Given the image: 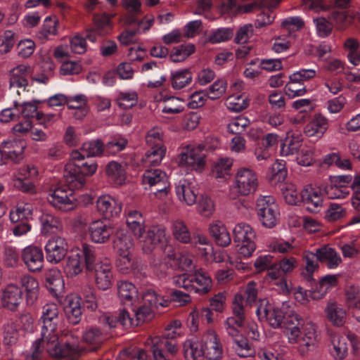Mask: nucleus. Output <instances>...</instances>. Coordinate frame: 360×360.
Returning <instances> with one entry per match:
<instances>
[{"label":"nucleus","mask_w":360,"mask_h":360,"mask_svg":"<svg viewBox=\"0 0 360 360\" xmlns=\"http://www.w3.org/2000/svg\"><path fill=\"white\" fill-rule=\"evenodd\" d=\"M146 141L150 148H165L162 143V131L158 127H154L148 131Z\"/></svg>","instance_id":"64"},{"label":"nucleus","mask_w":360,"mask_h":360,"mask_svg":"<svg viewBox=\"0 0 360 360\" xmlns=\"http://www.w3.org/2000/svg\"><path fill=\"white\" fill-rule=\"evenodd\" d=\"M143 183L150 186H158L155 195L160 199L165 198L169 191V183L165 172L159 169H148L143 175Z\"/></svg>","instance_id":"14"},{"label":"nucleus","mask_w":360,"mask_h":360,"mask_svg":"<svg viewBox=\"0 0 360 360\" xmlns=\"http://www.w3.org/2000/svg\"><path fill=\"white\" fill-rule=\"evenodd\" d=\"M13 107H9L1 110L0 112V122L7 123L18 118L20 115L18 105L20 104V98L19 99H13Z\"/></svg>","instance_id":"61"},{"label":"nucleus","mask_w":360,"mask_h":360,"mask_svg":"<svg viewBox=\"0 0 360 360\" xmlns=\"http://www.w3.org/2000/svg\"><path fill=\"white\" fill-rule=\"evenodd\" d=\"M233 235L238 253L245 258L251 257L256 250L255 229L247 223L240 222L234 226Z\"/></svg>","instance_id":"8"},{"label":"nucleus","mask_w":360,"mask_h":360,"mask_svg":"<svg viewBox=\"0 0 360 360\" xmlns=\"http://www.w3.org/2000/svg\"><path fill=\"white\" fill-rule=\"evenodd\" d=\"M338 278L335 275H326L321 278L312 295L313 300L322 298L333 287L337 285Z\"/></svg>","instance_id":"46"},{"label":"nucleus","mask_w":360,"mask_h":360,"mask_svg":"<svg viewBox=\"0 0 360 360\" xmlns=\"http://www.w3.org/2000/svg\"><path fill=\"white\" fill-rule=\"evenodd\" d=\"M233 339V348L238 356L245 358L255 354V350L247 338L240 335L239 338Z\"/></svg>","instance_id":"48"},{"label":"nucleus","mask_w":360,"mask_h":360,"mask_svg":"<svg viewBox=\"0 0 360 360\" xmlns=\"http://www.w3.org/2000/svg\"><path fill=\"white\" fill-rule=\"evenodd\" d=\"M197 210L202 217L210 218L214 212L213 200L209 196H201L198 202Z\"/></svg>","instance_id":"59"},{"label":"nucleus","mask_w":360,"mask_h":360,"mask_svg":"<svg viewBox=\"0 0 360 360\" xmlns=\"http://www.w3.org/2000/svg\"><path fill=\"white\" fill-rule=\"evenodd\" d=\"M60 319V310L57 304L50 302L44 305L39 319L41 323V335L52 357L74 358L80 353L82 348L77 340L68 342L64 345L60 343L57 328Z\"/></svg>","instance_id":"1"},{"label":"nucleus","mask_w":360,"mask_h":360,"mask_svg":"<svg viewBox=\"0 0 360 360\" xmlns=\"http://www.w3.org/2000/svg\"><path fill=\"white\" fill-rule=\"evenodd\" d=\"M192 73L187 69L172 72L171 84L174 89H181L192 82Z\"/></svg>","instance_id":"47"},{"label":"nucleus","mask_w":360,"mask_h":360,"mask_svg":"<svg viewBox=\"0 0 360 360\" xmlns=\"http://www.w3.org/2000/svg\"><path fill=\"white\" fill-rule=\"evenodd\" d=\"M227 83L226 80L220 79L215 81L206 91L211 100H216L221 97L226 92Z\"/></svg>","instance_id":"62"},{"label":"nucleus","mask_w":360,"mask_h":360,"mask_svg":"<svg viewBox=\"0 0 360 360\" xmlns=\"http://www.w3.org/2000/svg\"><path fill=\"white\" fill-rule=\"evenodd\" d=\"M44 250L47 262L58 264L65 257L68 250V245L65 238L55 236L46 242Z\"/></svg>","instance_id":"17"},{"label":"nucleus","mask_w":360,"mask_h":360,"mask_svg":"<svg viewBox=\"0 0 360 360\" xmlns=\"http://www.w3.org/2000/svg\"><path fill=\"white\" fill-rule=\"evenodd\" d=\"M168 301L158 296L153 290H147L140 300V304L134 307L135 325L150 321L154 316V309L167 306Z\"/></svg>","instance_id":"9"},{"label":"nucleus","mask_w":360,"mask_h":360,"mask_svg":"<svg viewBox=\"0 0 360 360\" xmlns=\"http://www.w3.org/2000/svg\"><path fill=\"white\" fill-rule=\"evenodd\" d=\"M179 165L201 172L205 166V155L200 146H188L179 155Z\"/></svg>","instance_id":"16"},{"label":"nucleus","mask_w":360,"mask_h":360,"mask_svg":"<svg viewBox=\"0 0 360 360\" xmlns=\"http://www.w3.org/2000/svg\"><path fill=\"white\" fill-rule=\"evenodd\" d=\"M114 231L112 226L103 220H94L88 227V233L91 240L94 243L103 244L108 242Z\"/></svg>","instance_id":"19"},{"label":"nucleus","mask_w":360,"mask_h":360,"mask_svg":"<svg viewBox=\"0 0 360 360\" xmlns=\"http://www.w3.org/2000/svg\"><path fill=\"white\" fill-rule=\"evenodd\" d=\"M96 259V250L91 245L84 243L81 248L72 250L68 257L64 271L69 277L79 274L84 266L86 270L93 269V264Z\"/></svg>","instance_id":"4"},{"label":"nucleus","mask_w":360,"mask_h":360,"mask_svg":"<svg viewBox=\"0 0 360 360\" xmlns=\"http://www.w3.org/2000/svg\"><path fill=\"white\" fill-rule=\"evenodd\" d=\"M244 322L240 318H234L233 316L228 317L224 323V328L227 334L232 338H239V328L243 327Z\"/></svg>","instance_id":"60"},{"label":"nucleus","mask_w":360,"mask_h":360,"mask_svg":"<svg viewBox=\"0 0 360 360\" xmlns=\"http://www.w3.org/2000/svg\"><path fill=\"white\" fill-rule=\"evenodd\" d=\"M287 176V171L283 160H276L271 166L269 178L274 183L283 181Z\"/></svg>","instance_id":"55"},{"label":"nucleus","mask_w":360,"mask_h":360,"mask_svg":"<svg viewBox=\"0 0 360 360\" xmlns=\"http://www.w3.org/2000/svg\"><path fill=\"white\" fill-rule=\"evenodd\" d=\"M117 295L123 304L136 307L140 304L136 287L131 282L120 281L117 283Z\"/></svg>","instance_id":"24"},{"label":"nucleus","mask_w":360,"mask_h":360,"mask_svg":"<svg viewBox=\"0 0 360 360\" xmlns=\"http://www.w3.org/2000/svg\"><path fill=\"white\" fill-rule=\"evenodd\" d=\"M20 283L25 290L27 303L28 304H33L38 299V281L31 276L24 275L20 278Z\"/></svg>","instance_id":"37"},{"label":"nucleus","mask_w":360,"mask_h":360,"mask_svg":"<svg viewBox=\"0 0 360 360\" xmlns=\"http://www.w3.org/2000/svg\"><path fill=\"white\" fill-rule=\"evenodd\" d=\"M39 221L43 234L56 233L63 229V224L59 219L51 214L43 213L40 217Z\"/></svg>","instance_id":"42"},{"label":"nucleus","mask_w":360,"mask_h":360,"mask_svg":"<svg viewBox=\"0 0 360 360\" xmlns=\"http://www.w3.org/2000/svg\"><path fill=\"white\" fill-rule=\"evenodd\" d=\"M303 260L305 263L304 271L302 272V276L308 281L313 279L312 274L319 268V259L316 250L315 252L305 250L303 252Z\"/></svg>","instance_id":"44"},{"label":"nucleus","mask_w":360,"mask_h":360,"mask_svg":"<svg viewBox=\"0 0 360 360\" xmlns=\"http://www.w3.org/2000/svg\"><path fill=\"white\" fill-rule=\"evenodd\" d=\"M166 152L165 148H150L143 158L145 167L156 166L160 164Z\"/></svg>","instance_id":"49"},{"label":"nucleus","mask_w":360,"mask_h":360,"mask_svg":"<svg viewBox=\"0 0 360 360\" xmlns=\"http://www.w3.org/2000/svg\"><path fill=\"white\" fill-rule=\"evenodd\" d=\"M122 5L127 11L123 17L124 24L131 25L138 22V16L141 14V4L139 0H122Z\"/></svg>","instance_id":"40"},{"label":"nucleus","mask_w":360,"mask_h":360,"mask_svg":"<svg viewBox=\"0 0 360 360\" xmlns=\"http://www.w3.org/2000/svg\"><path fill=\"white\" fill-rule=\"evenodd\" d=\"M302 332L300 327L292 326L286 327L285 335L290 344H297L298 352L304 356L314 349L317 342L316 325L311 321L304 324Z\"/></svg>","instance_id":"5"},{"label":"nucleus","mask_w":360,"mask_h":360,"mask_svg":"<svg viewBox=\"0 0 360 360\" xmlns=\"http://www.w3.org/2000/svg\"><path fill=\"white\" fill-rule=\"evenodd\" d=\"M200 342L207 360H222L224 354V346L215 330H206L202 335Z\"/></svg>","instance_id":"11"},{"label":"nucleus","mask_w":360,"mask_h":360,"mask_svg":"<svg viewBox=\"0 0 360 360\" xmlns=\"http://www.w3.org/2000/svg\"><path fill=\"white\" fill-rule=\"evenodd\" d=\"M259 179L257 173L248 167H240L236 172L233 188L229 197L236 199L239 196L254 194L258 189Z\"/></svg>","instance_id":"7"},{"label":"nucleus","mask_w":360,"mask_h":360,"mask_svg":"<svg viewBox=\"0 0 360 360\" xmlns=\"http://www.w3.org/2000/svg\"><path fill=\"white\" fill-rule=\"evenodd\" d=\"M99 322L103 325L104 328H110L117 327L118 323L125 328L135 325L134 320L129 317V313L124 310L121 311L117 317L104 315L100 318Z\"/></svg>","instance_id":"38"},{"label":"nucleus","mask_w":360,"mask_h":360,"mask_svg":"<svg viewBox=\"0 0 360 360\" xmlns=\"http://www.w3.org/2000/svg\"><path fill=\"white\" fill-rule=\"evenodd\" d=\"M32 73V68L26 64H20L12 68L9 72V90L20 96L25 93L28 86V77Z\"/></svg>","instance_id":"13"},{"label":"nucleus","mask_w":360,"mask_h":360,"mask_svg":"<svg viewBox=\"0 0 360 360\" xmlns=\"http://www.w3.org/2000/svg\"><path fill=\"white\" fill-rule=\"evenodd\" d=\"M172 231L174 238L181 243H188L191 240V233L186 224L181 220L173 221Z\"/></svg>","instance_id":"52"},{"label":"nucleus","mask_w":360,"mask_h":360,"mask_svg":"<svg viewBox=\"0 0 360 360\" xmlns=\"http://www.w3.org/2000/svg\"><path fill=\"white\" fill-rule=\"evenodd\" d=\"M138 94L135 91H126L120 92L117 97V102L120 107L129 108L136 104Z\"/></svg>","instance_id":"63"},{"label":"nucleus","mask_w":360,"mask_h":360,"mask_svg":"<svg viewBox=\"0 0 360 360\" xmlns=\"http://www.w3.org/2000/svg\"><path fill=\"white\" fill-rule=\"evenodd\" d=\"M266 277L271 285L277 287V290L280 292L287 294L290 292V284L276 263H274L269 268Z\"/></svg>","instance_id":"31"},{"label":"nucleus","mask_w":360,"mask_h":360,"mask_svg":"<svg viewBox=\"0 0 360 360\" xmlns=\"http://www.w3.org/2000/svg\"><path fill=\"white\" fill-rule=\"evenodd\" d=\"M146 344L150 347L154 358V351L159 350L162 355H165L163 348H165L169 354L174 356L179 351V346L176 341L171 339H166L158 336L150 338Z\"/></svg>","instance_id":"30"},{"label":"nucleus","mask_w":360,"mask_h":360,"mask_svg":"<svg viewBox=\"0 0 360 360\" xmlns=\"http://www.w3.org/2000/svg\"><path fill=\"white\" fill-rule=\"evenodd\" d=\"M84 155L78 150H73L70 154V162L77 167L78 172L86 179L94 175L97 171L98 165L94 160H85Z\"/></svg>","instance_id":"29"},{"label":"nucleus","mask_w":360,"mask_h":360,"mask_svg":"<svg viewBox=\"0 0 360 360\" xmlns=\"http://www.w3.org/2000/svg\"><path fill=\"white\" fill-rule=\"evenodd\" d=\"M77 169V167L73 165V162H70L65 167L64 181L68 187V191L72 193L73 191L82 189L86 183V179Z\"/></svg>","instance_id":"26"},{"label":"nucleus","mask_w":360,"mask_h":360,"mask_svg":"<svg viewBox=\"0 0 360 360\" xmlns=\"http://www.w3.org/2000/svg\"><path fill=\"white\" fill-rule=\"evenodd\" d=\"M104 150L103 143L96 139L84 143L79 151L84 154V157H93L101 155Z\"/></svg>","instance_id":"53"},{"label":"nucleus","mask_w":360,"mask_h":360,"mask_svg":"<svg viewBox=\"0 0 360 360\" xmlns=\"http://www.w3.org/2000/svg\"><path fill=\"white\" fill-rule=\"evenodd\" d=\"M257 315L261 320H265L274 328L281 326L285 315L279 306L268 300L260 301L256 310Z\"/></svg>","instance_id":"12"},{"label":"nucleus","mask_w":360,"mask_h":360,"mask_svg":"<svg viewBox=\"0 0 360 360\" xmlns=\"http://www.w3.org/2000/svg\"><path fill=\"white\" fill-rule=\"evenodd\" d=\"M48 201L56 209L63 212L70 211L76 207L72 193L63 188H57L51 191L48 196Z\"/></svg>","instance_id":"18"},{"label":"nucleus","mask_w":360,"mask_h":360,"mask_svg":"<svg viewBox=\"0 0 360 360\" xmlns=\"http://www.w3.org/2000/svg\"><path fill=\"white\" fill-rule=\"evenodd\" d=\"M284 90L290 98L302 96L307 93L305 85L300 81H293L292 75L290 76V81L285 86Z\"/></svg>","instance_id":"57"},{"label":"nucleus","mask_w":360,"mask_h":360,"mask_svg":"<svg viewBox=\"0 0 360 360\" xmlns=\"http://www.w3.org/2000/svg\"><path fill=\"white\" fill-rule=\"evenodd\" d=\"M328 320L334 326H342L347 319V311L336 302H329L325 309Z\"/></svg>","instance_id":"34"},{"label":"nucleus","mask_w":360,"mask_h":360,"mask_svg":"<svg viewBox=\"0 0 360 360\" xmlns=\"http://www.w3.org/2000/svg\"><path fill=\"white\" fill-rule=\"evenodd\" d=\"M256 211L263 226L271 229L278 224L280 212L276 199L273 196H259L256 200Z\"/></svg>","instance_id":"10"},{"label":"nucleus","mask_w":360,"mask_h":360,"mask_svg":"<svg viewBox=\"0 0 360 360\" xmlns=\"http://www.w3.org/2000/svg\"><path fill=\"white\" fill-rule=\"evenodd\" d=\"M134 246V240L127 231L120 230L116 232L113 248L118 255L131 254Z\"/></svg>","instance_id":"32"},{"label":"nucleus","mask_w":360,"mask_h":360,"mask_svg":"<svg viewBox=\"0 0 360 360\" xmlns=\"http://www.w3.org/2000/svg\"><path fill=\"white\" fill-rule=\"evenodd\" d=\"M22 259L30 271H39L44 265V253L42 250L34 245L25 247L21 254Z\"/></svg>","instance_id":"23"},{"label":"nucleus","mask_w":360,"mask_h":360,"mask_svg":"<svg viewBox=\"0 0 360 360\" xmlns=\"http://www.w3.org/2000/svg\"><path fill=\"white\" fill-rule=\"evenodd\" d=\"M34 208L32 204L28 202H19L15 207L10 212V219L13 223H16L21 219H30L32 218Z\"/></svg>","instance_id":"45"},{"label":"nucleus","mask_w":360,"mask_h":360,"mask_svg":"<svg viewBox=\"0 0 360 360\" xmlns=\"http://www.w3.org/2000/svg\"><path fill=\"white\" fill-rule=\"evenodd\" d=\"M194 51L195 46L193 44H182L174 48L170 58L174 63L181 62L191 56Z\"/></svg>","instance_id":"54"},{"label":"nucleus","mask_w":360,"mask_h":360,"mask_svg":"<svg viewBox=\"0 0 360 360\" xmlns=\"http://www.w3.org/2000/svg\"><path fill=\"white\" fill-rule=\"evenodd\" d=\"M96 208L105 218L110 219L120 215L122 210V203L111 195H103L97 199Z\"/></svg>","instance_id":"21"},{"label":"nucleus","mask_w":360,"mask_h":360,"mask_svg":"<svg viewBox=\"0 0 360 360\" xmlns=\"http://www.w3.org/2000/svg\"><path fill=\"white\" fill-rule=\"evenodd\" d=\"M26 144L22 140H9L1 146V153L5 160L18 162L23 158Z\"/></svg>","instance_id":"25"},{"label":"nucleus","mask_w":360,"mask_h":360,"mask_svg":"<svg viewBox=\"0 0 360 360\" xmlns=\"http://www.w3.org/2000/svg\"><path fill=\"white\" fill-rule=\"evenodd\" d=\"M232 165L233 160L231 158H220L214 163L212 172L216 178H223L229 174Z\"/></svg>","instance_id":"58"},{"label":"nucleus","mask_w":360,"mask_h":360,"mask_svg":"<svg viewBox=\"0 0 360 360\" xmlns=\"http://www.w3.org/2000/svg\"><path fill=\"white\" fill-rule=\"evenodd\" d=\"M20 334L17 326L13 323L4 326L3 331V342L5 345L12 346L17 344Z\"/></svg>","instance_id":"56"},{"label":"nucleus","mask_w":360,"mask_h":360,"mask_svg":"<svg viewBox=\"0 0 360 360\" xmlns=\"http://www.w3.org/2000/svg\"><path fill=\"white\" fill-rule=\"evenodd\" d=\"M107 176L115 185H122L126 181V170L125 167L122 164L111 161L105 168Z\"/></svg>","instance_id":"41"},{"label":"nucleus","mask_w":360,"mask_h":360,"mask_svg":"<svg viewBox=\"0 0 360 360\" xmlns=\"http://www.w3.org/2000/svg\"><path fill=\"white\" fill-rule=\"evenodd\" d=\"M347 338L340 334L334 333L330 336V354L335 360H342L347 355Z\"/></svg>","instance_id":"33"},{"label":"nucleus","mask_w":360,"mask_h":360,"mask_svg":"<svg viewBox=\"0 0 360 360\" xmlns=\"http://www.w3.org/2000/svg\"><path fill=\"white\" fill-rule=\"evenodd\" d=\"M183 351L186 360H203L205 359L200 339L196 341L186 340L183 345Z\"/></svg>","instance_id":"39"},{"label":"nucleus","mask_w":360,"mask_h":360,"mask_svg":"<svg viewBox=\"0 0 360 360\" xmlns=\"http://www.w3.org/2000/svg\"><path fill=\"white\" fill-rule=\"evenodd\" d=\"M283 189V195L287 203L297 205L302 202L311 212H317L323 205V198L319 190L309 187L298 192L295 185L286 184Z\"/></svg>","instance_id":"3"},{"label":"nucleus","mask_w":360,"mask_h":360,"mask_svg":"<svg viewBox=\"0 0 360 360\" xmlns=\"http://www.w3.org/2000/svg\"><path fill=\"white\" fill-rule=\"evenodd\" d=\"M94 278L96 287L101 290L110 289L113 283V272L108 259L98 261L93 264Z\"/></svg>","instance_id":"15"},{"label":"nucleus","mask_w":360,"mask_h":360,"mask_svg":"<svg viewBox=\"0 0 360 360\" xmlns=\"http://www.w3.org/2000/svg\"><path fill=\"white\" fill-rule=\"evenodd\" d=\"M172 282L178 288L200 295L209 292L212 287L210 276L202 269H198L190 274L174 276Z\"/></svg>","instance_id":"6"},{"label":"nucleus","mask_w":360,"mask_h":360,"mask_svg":"<svg viewBox=\"0 0 360 360\" xmlns=\"http://www.w3.org/2000/svg\"><path fill=\"white\" fill-rule=\"evenodd\" d=\"M157 101L162 102V112L165 114H178L184 111V101L177 97L160 96Z\"/></svg>","instance_id":"43"},{"label":"nucleus","mask_w":360,"mask_h":360,"mask_svg":"<svg viewBox=\"0 0 360 360\" xmlns=\"http://www.w3.org/2000/svg\"><path fill=\"white\" fill-rule=\"evenodd\" d=\"M227 108L232 112H240L248 105L247 96L244 94L230 95L226 101Z\"/></svg>","instance_id":"51"},{"label":"nucleus","mask_w":360,"mask_h":360,"mask_svg":"<svg viewBox=\"0 0 360 360\" xmlns=\"http://www.w3.org/2000/svg\"><path fill=\"white\" fill-rule=\"evenodd\" d=\"M175 192L181 203L187 206L195 204L198 191L195 184L190 179H180L176 184Z\"/></svg>","instance_id":"20"},{"label":"nucleus","mask_w":360,"mask_h":360,"mask_svg":"<svg viewBox=\"0 0 360 360\" xmlns=\"http://www.w3.org/2000/svg\"><path fill=\"white\" fill-rule=\"evenodd\" d=\"M104 330L98 326H90L83 333V340L89 345H100L105 339Z\"/></svg>","instance_id":"50"},{"label":"nucleus","mask_w":360,"mask_h":360,"mask_svg":"<svg viewBox=\"0 0 360 360\" xmlns=\"http://www.w3.org/2000/svg\"><path fill=\"white\" fill-rule=\"evenodd\" d=\"M328 127V120L320 113L314 115L313 119L305 126L304 133L308 137L320 139Z\"/></svg>","instance_id":"27"},{"label":"nucleus","mask_w":360,"mask_h":360,"mask_svg":"<svg viewBox=\"0 0 360 360\" xmlns=\"http://www.w3.org/2000/svg\"><path fill=\"white\" fill-rule=\"evenodd\" d=\"M124 215L128 229L139 239L144 252L150 253L158 244L167 241L165 229L159 225L146 227L145 217L139 210L125 209Z\"/></svg>","instance_id":"2"},{"label":"nucleus","mask_w":360,"mask_h":360,"mask_svg":"<svg viewBox=\"0 0 360 360\" xmlns=\"http://www.w3.org/2000/svg\"><path fill=\"white\" fill-rule=\"evenodd\" d=\"M316 252L319 262L326 263L329 269H335L342 262L340 255L329 246L324 245L316 248Z\"/></svg>","instance_id":"36"},{"label":"nucleus","mask_w":360,"mask_h":360,"mask_svg":"<svg viewBox=\"0 0 360 360\" xmlns=\"http://www.w3.org/2000/svg\"><path fill=\"white\" fill-rule=\"evenodd\" d=\"M1 304L3 307L15 311L22 301V291L15 284H9L1 290Z\"/></svg>","instance_id":"22"},{"label":"nucleus","mask_w":360,"mask_h":360,"mask_svg":"<svg viewBox=\"0 0 360 360\" xmlns=\"http://www.w3.org/2000/svg\"><path fill=\"white\" fill-rule=\"evenodd\" d=\"M65 311L69 321L77 323L82 316L81 298L77 295H69L65 298Z\"/></svg>","instance_id":"35"},{"label":"nucleus","mask_w":360,"mask_h":360,"mask_svg":"<svg viewBox=\"0 0 360 360\" xmlns=\"http://www.w3.org/2000/svg\"><path fill=\"white\" fill-rule=\"evenodd\" d=\"M208 231L216 244L221 247H227L231 243V237L226 225L221 221H212L208 226Z\"/></svg>","instance_id":"28"}]
</instances>
